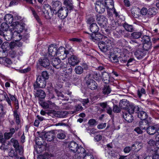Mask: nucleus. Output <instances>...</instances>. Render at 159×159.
Masks as SVG:
<instances>
[{
    "label": "nucleus",
    "instance_id": "17",
    "mask_svg": "<svg viewBox=\"0 0 159 159\" xmlns=\"http://www.w3.org/2000/svg\"><path fill=\"white\" fill-rule=\"evenodd\" d=\"M146 55L145 51L140 49L137 50L134 53V55L138 59H141Z\"/></svg>",
    "mask_w": 159,
    "mask_h": 159
},
{
    "label": "nucleus",
    "instance_id": "57",
    "mask_svg": "<svg viewBox=\"0 0 159 159\" xmlns=\"http://www.w3.org/2000/svg\"><path fill=\"white\" fill-rule=\"evenodd\" d=\"M140 13L143 15H145L147 14H148V10L145 7H143L140 10Z\"/></svg>",
    "mask_w": 159,
    "mask_h": 159
},
{
    "label": "nucleus",
    "instance_id": "53",
    "mask_svg": "<svg viewBox=\"0 0 159 159\" xmlns=\"http://www.w3.org/2000/svg\"><path fill=\"white\" fill-rule=\"evenodd\" d=\"M10 43L7 42H4L1 45V48L3 49V50H7L9 47Z\"/></svg>",
    "mask_w": 159,
    "mask_h": 159
},
{
    "label": "nucleus",
    "instance_id": "19",
    "mask_svg": "<svg viewBox=\"0 0 159 159\" xmlns=\"http://www.w3.org/2000/svg\"><path fill=\"white\" fill-rule=\"evenodd\" d=\"M75 152L76 153V154H78L79 155H77L78 158L80 157V158L84 156L86 153L84 149L81 146H78V148H77V150L75 151Z\"/></svg>",
    "mask_w": 159,
    "mask_h": 159
},
{
    "label": "nucleus",
    "instance_id": "35",
    "mask_svg": "<svg viewBox=\"0 0 159 159\" xmlns=\"http://www.w3.org/2000/svg\"><path fill=\"white\" fill-rule=\"evenodd\" d=\"M61 3L58 1L52 2V8L57 9H59L61 8L60 7L61 6Z\"/></svg>",
    "mask_w": 159,
    "mask_h": 159
},
{
    "label": "nucleus",
    "instance_id": "42",
    "mask_svg": "<svg viewBox=\"0 0 159 159\" xmlns=\"http://www.w3.org/2000/svg\"><path fill=\"white\" fill-rule=\"evenodd\" d=\"M141 39V42L143 44L151 42L150 37L147 35L144 36Z\"/></svg>",
    "mask_w": 159,
    "mask_h": 159
},
{
    "label": "nucleus",
    "instance_id": "46",
    "mask_svg": "<svg viewBox=\"0 0 159 159\" xmlns=\"http://www.w3.org/2000/svg\"><path fill=\"white\" fill-rule=\"evenodd\" d=\"M123 26L125 30L128 32H132L133 30V28L132 25H128L127 24H125Z\"/></svg>",
    "mask_w": 159,
    "mask_h": 159
},
{
    "label": "nucleus",
    "instance_id": "31",
    "mask_svg": "<svg viewBox=\"0 0 159 159\" xmlns=\"http://www.w3.org/2000/svg\"><path fill=\"white\" fill-rule=\"evenodd\" d=\"M138 116L141 120H145L147 118L148 115L145 112L141 111L138 113Z\"/></svg>",
    "mask_w": 159,
    "mask_h": 159
},
{
    "label": "nucleus",
    "instance_id": "5",
    "mask_svg": "<svg viewBox=\"0 0 159 159\" xmlns=\"http://www.w3.org/2000/svg\"><path fill=\"white\" fill-rule=\"evenodd\" d=\"M46 80L44 79H43L42 76H38L36 82L34 84V89L43 88L46 86Z\"/></svg>",
    "mask_w": 159,
    "mask_h": 159
},
{
    "label": "nucleus",
    "instance_id": "49",
    "mask_svg": "<svg viewBox=\"0 0 159 159\" xmlns=\"http://www.w3.org/2000/svg\"><path fill=\"white\" fill-rule=\"evenodd\" d=\"M83 159H94V157L93 155L90 153H87L83 157Z\"/></svg>",
    "mask_w": 159,
    "mask_h": 159
},
{
    "label": "nucleus",
    "instance_id": "48",
    "mask_svg": "<svg viewBox=\"0 0 159 159\" xmlns=\"http://www.w3.org/2000/svg\"><path fill=\"white\" fill-rule=\"evenodd\" d=\"M146 93L145 89L142 88L140 89H138L137 91L138 96L139 98H140L143 94H145Z\"/></svg>",
    "mask_w": 159,
    "mask_h": 159
},
{
    "label": "nucleus",
    "instance_id": "36",
    "mask_svg": "<svg viewBox=\"0 0 159 159\" xmlns=\"http://www.w3.org/2000/svg\"><path fill=\"white\" fill-rule=\"evenodd\" d=\"M75 73L78 75L81 74L83 72V68L80 66H76L75 68Z\"/></svg>",
    "mask_w": 159,
    "mask_h": 159
},
{
    "label": "nucleus",
    "instance_id": "22",
    "mask_svg": "<svg viewBox=\"0 0 159 159\" xmlns=\"http://www.w3.org/2000/svg\"><path fill=\"white\" fill-rule=\"evenodd\" d=\"M104 3L107 9L112 10V9H113L114 6L113 0H105V2Z\"/></svg>",
    "mask_w": 159,
    "mask_h": 159
},
{
    "label": "nucleus",
    "instance_id": "60",
    "mask_svg": "<svg viewBox=\"0 0 159 159\" xmlns=\"http://www.w3.org/2000/svg\"><path fill=\"white\" fill-rule=\"evenodd\" d=\"M102 77L100 75L99 73H95L93 75V78L97 80H99L101 79Z\"/></svg>",
    "mask_w": 159,
    "mask_h": 159
},
{
    "label": "nucleus",
    "instance_id": "59",
    "mask_svg": "<svg viewBox=\"0 0 159 159\" xmlns=\"http://www.w3.org/2000/svg\"><path fill=\"white\" fill-rule=\"evenodd\" d=\"M120 109L116 105H114L113 107V111L115 113H119L120 111Z\"/></svg>",
    "mask_w": 159,
    "mask_h": 159
},
{
    "label": "nucleus",
    "instance_id": "28",
    "mask_svg": "<svg viewBox=\"0 0 159 159\" xmlns=\"http://www.w3.org/2000/svg\"><path fill=\"white\" fill-rule=\"evenodd\" d=\"M157 9L154 7H151L148 10V16L149 17H151L155 15L157 13Z\"/></svg>",
    "mask_w": 159,
    "mask_h": 159
},
{
    "label": "nucleus",
    "instance_id": "25",
    "mask_svg": "<svg viewBox=\"0 0 159 159\" xmlns=\"http://www.w3.org/2000/svg\"><path fill=\"white\" fill-rule=\"evenodd\" d=\"M89 28L90 31L93 33L98 32L99 30V28L96 23H93L91 24Z\"/></svg>",
    "mask_w": 159,
    "mask_h": 159
},
{
    "label": "nucleus",
    "instance_id": "54",
    "mask_svg": "<svg viewBox=\"0 0 159 159\" xmlns=\"http://www.w3.org/2000/svg\"><path fill=\"white\" fill-rule=\"evenodd\" d=\"M49 11H48V10H43L44 16L47 19H50L51 18V16L49 14Z\"/></svg>",
    "mask_w": 159,
    "mask_h": 159
},
{
    "label": "nucleus",
    "instance_id": "15",
    "mask_svg": "<svg viewBox=\"0 0 159 159\" xmlns=\"http://www.w3.org/2000/svg\"><path fill=\"white\" fill-rule=\"evenodd\" d=\"M131 105H129L127 101L126 100L123 99L120 101L119 102V106L121 108L125 110L124 111H127L128 112V108L129 106Z\"/></svg>",
    "mask_w": 159,
    "mask_h": 159
},
{
    "label": "nucleus",
    "instance_id": "63",
    "mask_svg": "<svg viewBox=\"0 0 159 159\" xmlns=\"http://www.w3.org/2000/svg\"><path fill=\"white\" fill-rule=\"evenodd\" d=\"M10 33V34H11V35H5V34L3 36V37L4 38V39L7 41H10L11 39L12 35H14L13 33Z\"/></svg>",
    "mask_w": 159,
    "mask_h": 159
},
{
    "label": "nucleus",
    "instance_id": "29",
    "mask_svg": "<svg viewBox=\"0 0 159 159\" xmlns=\"http://www.w3.org/2000/svg\"><path fill=\"white\" fill-rule=\"evenodd\" d=\"M102 78L105 83H108L110 80V76L109 74L106 72H104L102 73Z\"/></svg>",
    "mask_w": 159,
    "mask_h": 159
},
{
    "label": "nucleus",
    "instance_id": "10",
    "mask_svg": "<svg viewBox=\"0 0 159 159\" xmlns=\"http://www.w3.org/2000/svg\"><path fill=\"white\" fill-rule=\"evenodd\" d=\"M86 84L88 87L91 90L96 89L97 88L98 85L96 82L92 79L88 80Z\"/></svg>",
    "mask_w": 159,
    "mask_h": 159
},
{
    "label": "nucleus",
    "instance_id": "62",
    "mask_svg": "<svg viewBox=\"0 0 159 159\" xmlns=\"http://www.w3.org/2000/svg\"><path fill=\"white\" fill-rule=\"evenodd\" d=\"M46 137L48 141H51L53 140V135L52 134H46Z\"/></svg>",
    "mask_w": 159,
    "mask_h": 159
},
{
    "label": "nucleus",
    "instance_id": "11",
    "mask_svg": "<svg viewBox=\"0 0 159 159\" xmlns=\"http://www.w3.org/2000/svg\"><path fill=\"white\" fill-rule=\"evenodd\" d=\"M133 113H129L127 111L123 112V116L125 120L128 122H131L134 120V117L132 115Z\"/></svg>",
    "mask_w": 159,
    "mask_h": 159
},
{
    "label": "nucleus",
    "instance_id": "37",
    "mask_svg": "<svg viewBox=\"0 0 159 159\" xmlns=\"http://www.w3.org/2000/svg\"><path fill=\"white\" fill-rule=\"evenodd\" d=\"M143 44V48L144 51H148L151 49L152 47V43L151 42L145 43Z\"/></svg>",
    "mask_w": 159,
    "mask_h": 159
},
{
    "label": "nucleus",
    "instance_id": "6",
    "mask_svg": "<svg viewBox=\"0 0 159 159\" xmlns=\"http://www.w3.org/2000/svg\"><path fill=\"white\" fill-rule=\"evenodd\" d=\"M96 20L98 21V23L101 27L105 28L107 26V19L104 16L98 15L96 16Z\"/></svg>",
    "mask_w": 159,
    "mask_h": 159
},
{
    "label": "nucleus",
    "instance_id": "40",
    "mask_svg": "<svg viewBox=\"0 0 159 159\" xmlns=\"http://www.w3.org/2000/svg\"><path fill=\"white\" fill-rule=\"evenodd\" d=\"M111 91L110 88L109 86L105 85L103 89L102 92L104 94H108L110 93Z\"/></svg>",
    "mask_w": 159,
    "mask_h": 159
},
{
    "label": "nucleus",
    "instance_id": "2",
    "mask_svg": "<svg viewBox=\"0 0 159 159\" xmlns=\"http://www.w3.org/2000/svg\"><path fill=\"white\" fill-rule=\"evenodd\" d=\"M24 27L23 25L20 24L19 22H15L11 24L9 31L13 33V35L15 34L16 35V34H19L22 31Z\"/></svg>",
    "mask_w": 159,
    "mask_h": 159
},
{
    "label": "nucleus",
    "instance_id": "3",
    "mask_svg": "<svg viewBox=\"0 0 159 159\" xmlns=\"http://www.w3.org/2000/svg\"><path fill=\"white\" fill-rule=\"evenodd\" d=\"M61 60L60 58H55L52 59L51 62L53 66L56 69H58L60 68H66L67 63L66 62L61 61Z\"/></svg>",
    "mask_w": 159,
    "mask_h": 159
},
{
    "label": "nucleus",
    "instance_id": "34",
    "mask_svg": "<svg viewBox=\"0 0 159 159\" xmlns=\"http://www.w3.org/2000/svg\"><path fill=\"white\" fill-rule=\"evenodd\" d=\"M46 96L45 92L41 89H39L37 91L36 93V96L41 99L44 98Z\"/></svg>",
    "mask_w": 159,
    "mask_h": 159
},
{
    "label": "nucleus",
    "instance_id": "41",
    "mask_svg": "<svg viewBox=\"0 0 159 159\" xmlns=\"http://www.w3.org/2000/svg\"><path fill=\"white\" fill-rule=\"evenodd\" d=\"M142 35V33L140 32H134L131 34V36L133 38L135 39H138L140 38Z\"/></svg>",
    "mask_w": 159,
    "mask_h": 159
},
{
    "label": "nucleus",
    "instance_id": "9",
    "mask_svg": "<svg viewBox=\"0 0 159 159\" xmlns=\"http://www.w3.org/2000/svg\"><path fill=\"white\" fill-rule=\"evenodd\" d=\"M117 153L112 149H108L105 150V156L108 158L115 157L117 156Z\"/></svg>",
    "mask_w": 159,
    "mask_h": 159
},
{
    "label": "nucleus",
    "instance_id": "51",
    "mask_svg": "<svg viewBox=\"0 0 159 159\" xmlns=\"http://www.w3.org/2000/svg\"><path fill=\"white\" fill-rule=\"evenodd\" d=\"M11 141L12 143V145L13 147L16 148H17L19 146V143L17 140H15L13 138L11 139Z\"/></svg>",
    "mask_w": 159,
    "mask_h": 159
},
{
    "label": "nucleus",
    "instance_id": "47",
    "mask_svg": "<svg viewBox=\"0 0 159 159\" xmlns=\"http://www.w3.org/2000/svg\"><path fill=\"white\" fill-rule=\"evenodd\" d=\"M2 96H4V98L6 101L7 102L8 104L10 106H11V101L9 98L7 96V94L6 93H4L1 94Z\"/></svg>",
    "mask_w": 159,
    "mask_h": 159
},
{
    "label": "nucleus",
    "instance_id": "23",
    "mask_svg": "<svg viewBox=\"0 0 159 159\" xmlns=\"http://www.w3.org/2000/svg\"><path fill=\"white\" fill-rule=\"evenodd\" d=\"M14 133L15 129L13 128H10L9 132H6L4 134V135L5 139H9L12 136Z\"/></svg>",
    "mask_w": 159,
    "mask_h": 159
},
{
    "label": "nucleus",
    "instance_id": "18",
    "mask_svg": "<svg viewBox=\"0 0 159 159\" xmlns=\"http://www.w3.org/2000/svg\"><path fill=\"white\" fill-rule=\"evenodd\" d=\"M3 54H5V52L3 51H0V63H4L5 62L7 64H10L11 63V60L8 58H5V55L2 56Z\"/></svg>",
    "mask_w": 159,
    "mask_h": 159
},
{
    "label": "nucleus",
    "instance_id": "45",
    "mask_svg": "<svg viewBox=\"0 0 159 159\" xmlns=\"http://www.w3.org/2000/svg\"><path fill=\"white\" fill-rule=\"evenodd\" d=\"M57 137L58 139H62L65 138L66 135L64 132L61 130L58 132Z\"/></svg>",
    "mask_w": 159,
    "mask_h": 159
},
{
    "label": "nucleus",
    "instance_id": "58",
    "mask_svg": "<svg viewBox=\"0 0 159 159\" xmlns=\"http://www.w3.org/2000/svg\"><path fill=\"white\" fill-rule=\"evenodd\" d=\"M16 150L17 152H18L20 155H22L23 154V147L21 146H20L17 148H16Z\"/></svg>",
    "mask_w": 159,
    "mask_h": 159
},
{
    "label": "nucleus",
    "instance_id": "27",
    "mask_svg": "<svg viewBox=\"0 0 159 159\" xmlns=\"http://www.w3.org/2000/svg\"><path fill=\"white\" fill-rule=\"evenodd\" d=\"M78 146V144L74 141L71 142L69 145L70 149L74 152H75V151L77 150Z\"/></svg>",
    "mask_w": 159,
    "mask_h": 159
},
{
    "label": "nucleus",
    "instance_id": "26",
    "mask_svg": "<svg viewBox=\"0 0 159 159\" xmlns=\"http://www.w3.org/2000/svg\"><path fill=\"white\" fill-rule=\"evenodd\" d=\"M131 14L133 16L137 18L140 15V9L138 8H135L131 10Z\"/></svg>",
    "mask_w": 159,
    "mask_h": 159
},
{
    "label": "nucleus",
    "instance_id": "20",
    "mask_svg": "<svg viewBox=\"0 0 159 159\" xmlns=\"http://www.w3.org/2000/svg\"><path fill=\"white\" fill-rule=\"evenodd\" d=\"M140 111H141L140 108L137 106L132 105L129 106L128 108V112L129 113H134V111H135L138 114V113Z\"/></svg>",
    "mask_w": 159,
    "mask_h": 159
},
{
    "label": "nucleus",
    "instance_id": "56",
    "mask_svg": "<svg viewBox=\"0 0 159 159\" xmlns=\"http://www.w3.org/2000/svg\"><path fill=\"white\" fill-rule=\"evenodd\" d=\"M111 60L113 62H116L118 61L117 56L115 55H111L110 57Z\"/></svg>",
    "mask_w": 159,
    "mask_h": 159
},
{
    "label": "nucleus",
    "instance_id": "52",
    "mask_svg": "<svg viewBox=\"0 0 159 159\" xmlns=\"http://www.w3.org/2000/svg\"><path fill=\"white\" fill-rule=\"evenodd\" d=\"M7 22L2 23L1 25L2 30L3 31H7L9 28V25Z\"/></svg>",
    "mask_w": 159,
    "mask_h": 159
},
{
    "label": "nucleus",
    "instance_id": "21",
    "mask_svg": "<svg viewBox=\"0 0 159 159\" xmlns=\"http://www.w3.org/2000/svg\"><path fill=\"white\" fill-rule=\"evenodd\" d=\"M150 122V120H148V119L141 121L139 122V127L142 130H146Z\"/></svg>",
    "mask_w": 159,
    "mask_h": 159
},
{
    "label": "nucleus",
    "instance_id": "24",
    "mask_svg": "<svg viewBox=\"0 0 159 159\" xmlns=\"http://www.w3.org/2000/svg\"><path fill=\"white\" fill-rule=\"evenodd\" d=\"M146 130L148 133L150 135H153L157 132L156 127L153 126L148 127Z\"/></svg>",
    "mask_w": 159,
    "mask_h": 159
},
{
    "label": "nucleus",
    "instance_id": "38",
    "mask_svg": "<svg viewBox=\"0 0 159 159\" xmlns=\"http://www.w3.org/2000/svg\"><path fill=\"white\" fill-rule=\"evenodd\" d=\"M95 21V18L93 16H90L87 19L86 22L87 24H91L93 23H94Z\"/></svg>",
    "mask_w": 159,
    "mask_h": 159
},
{
    "label": "nucleus",
    "instance_id": "30",
    "mask_svg": "<svg viewBox=\"0 0 159 159\" xmlns=\"http://www.w3.org/2000/svg\"><path fill=\"white\" fill-rule=\"evenodd\" d=\"M63 4L67 7L68 9L71 11L73 9V5L71 0H65L63 2Z\"/></svg>",
    "mask_w": 159,
    "mask_h": 159
},
{
    "label": "nucleus",
    "instance_id": "7",
    "mask_svg": "<svg viewBox=\"0 0 159 159\" xmlns=\"http://www.w3.org/2000/svg\"><path fill=\"white\" fill-rule=\"evenodd\" d=\"M68 13V8L65 7H63L58 10V16L61 19H63L67 16Z\"/></svg>",
    "mask_w": 159,
    "mask_h": 159
},
{
    "label": "nucleus",
    "instance_id": "16",
    "mask_svg": "<svg viewBox=\"0 0 159 159\" xmlns=\"http://www.w3.org/2000/svg\"><path fill=\"white\" fill-rule=\"evenodd\" d=\"M41 106L44 109H52L55 106V104L50 101H48L47 102H43L41 103Z\"/></svg>",
    "mask_w": 159,
    "mask_h": 159
},
{
    "label": "nucleus",
    "instance_id": "44",
    "mask_svg": "<svg viewBox=\"0 0 159 159\" xmlns=\"http://www.w3.org/2000/svg\"><path fill=\"white\" fill-rule=\"evenodd\" d=\"M30 9L31 11L34 18L36 19L37 21L39 23H40V20L39 19V18L38 15L36 13V12L35 11H34V9L32 7H30Z\"/></svg>",
    "mask_w": 159,
    "mask_h": 159
},
{
    "label": "nucleus",
    "instance_id": "64",
    "mask_svg": "<svg viewBox=\"0 0 159 159\" xmlns=\"http://www.w3.org/2000/svg\"><path fill=\"white\" fill-rule=\"evenodd\" d=\"M94 140L95 141L99 142L102 139V136L100 134H97L94 137Z\"/></svg>",
    "mask_w": 159,
    "mask_h": 159
},
{
    "label": "nucleus",
    "instance_id": "14",
    "mask_svg": "<svg viewBox=\"0 0 159 159\" xmlns=\"http://www.w3.org/2000/svg\"><path fill=\"white\" fill-rule=\"evenodd\" d=\"M39 61L40 64L44 67H47L50 65L49 60L46 57L41 58L39 59Z\"/></svg>",
    "mask_w": 159,
    "mask_h": 159
},
{
    "label": "nucleus",
    "instance_id": "39",
    "mask_svg": "<svg viewBox=\"0 0 159 159\" xmlns=\"http://www.w3.org/2000/svg\"><path fill=\"white\" fill-rule=\"evenodd\" d=\"M90 39L94 42L100 41V39L98 37V35H94L93 34L90 35Z\"/></svg>",
    "mask_w": 159,
    "mask_h": 159
},
{
    "label": "nucleus",
    "instance_id": "33",
    "mask_svg": "<svg viewBox=\"0 0 159 159\" xmlns=\"http://www.w3.org/2000/svg\"><path fill=\"white\" fill-rule=\"evenodd\" d=\"M13 116L16 124L19 125L20 123V115L17 113V111L15 110L13 111Z\"/></svg>",
    "mask_w": 159,
    "mask_h": 159
},
{
    "label": "nucleus",
    "instance_id": "4",
    "mask_svg": "<svg viewBox=\"0 0 159 159\" xmlns=\"http://www.w3.org/2000/svg\"><path fill=\"white\" fill-rule=\"evenodd\" d=\"M69 53L68 51L66 50L64 47H60L57 49L56 56L59 57L61 60H64L67 57Z\"/></svg>",
    "mask_w": 159,
    "mask_h": 159
},
{
    "label": "nucleus",
    "instance_id": "32",
    "mask_svg": "<svg viewBox=\"0 0 159 159\" xmlns=\"http://www.w3.org/2000/svg\"><path fill=\"white\" fill-rule=\"evenodd\" d=\"M4 19L6 22L8 24L11 23L13 21V16L11 14H7L4 17Z\"/></svg>",
    "mask_w": 159,
    "mask_h": 159
},
{
    "label": "nucleus",
    "instance_id": "12",
    "mask_svg": "<svg viewBox=\"0 0 159 159\" xmlns=\"http://www.w3.org/2000/svg\"><path fill=\"white\" fill-rule=\"evenodd\" d=\"M49 54L52 57L56 56L57 48L56 45L55 44H52L49 45L48 48Z\"/></svg>",
    "mask_w": 159,
    "mask_h": 159
},
{
    "label": "nucleus",
    "instance_id": "55",
    "mask_svg": "<svg viewBox=\"0 0 159 159\" xmlns=\"http://www.w3.org/2000/svg\"><path fill=\"white\" fill-rule=\"evenodd\" d=\"M40 76H42L43 79H44V80H46L48 79L49 75L47 71H43L42 72L41 75Z\"/></svg>",
    "mask_w": 159,
    "mask_h": 159
},
{
    "label": "nucleus",
    "instance_id": "50",
    "mask_svg": "<svg viewBox=\"0 0 159 159\" xmlns=\"http://www.w3.org/2000/svg\"><path fill=\"white\" fill-rule=\"evenodd\" d=\"M129 42L131 44L134 45L135 47H139L141 44L140 42H138V40H131Z\"/></svg>",
    "mask_w": 159,
    "mask_h": 159
},
{
    "label": "nucleus",
    "instance_id": "8",
    "mask_svg": "<svg viewBox=\"0 0 159 159\" xmlns=\"http://www.w3.org/2000/svg\"><path fill=\"white\" fill-rule=\"evenodd\" d=\"M95 6L96 11L99 13H103L105 11L106 8L105 4L101 2H97Z\"/></svg>",
    "mask_w": 159,
    "mask_h": 159
},
{
    "label": "nucleus",
    "instance_id": "43",
    "mask_svg": "<svg viewBox=\"0 0 159 159\" xmlns=\"http://www.w3.org/2000/svg\"><path fill=\"white\" fill-rule=\"evenodd\" d=\"M22 45V43L20 42H17L16 43V42H11L10 44L9 47L10 48L13 49L16 47V45L18 46H21Z\"/></svg>",
    "mask_w": 159,
    "mask_h": 159
},
{
    "label": "nucleus",
    "instance_id": "13",
    "mask_svg": "<svg viewBox=\"0 0 159 159\" xmlns=\"http://www.w3.org/2000/svg\"><path fill=\"white\" fill-rule=\"evenodd\" d=\"M68 61L70 64L72 66H74L78 64L80 61L78 58L76 56L73 55L68 58Z\"/></svg>",
    "mask_w": 159,
    "mask_h": 159
},
{
    "label": "nucleus",
    "instance_id": "1",
    "mask_svg": "<svg viewBox=\"0 0 159 159\" xmlns=\"http://www.w3.org/2000/svg\"><path fill=\"white\" fill-rule=\"evenodd\" d=\"M101 39L98 43L100 50L103 52L108 51L114 44L113 40L112 38H109L107 37L100 35Z\"/></svg>",
    "mask_w": 159,
    "mask_h": 159
},
{
    "label": "nucleus",
    "instance_id": "61",
    "mask_svg": "<svg viewBox=\"0 0 159 159\" xmlns=\"http://www.w3.org/2000/svg\"><path fill=\"white\" fill-rule=\"evenodd\" d=\"M88 124L90 126H94L97 125L96 120L93 119L89 120L88 121Z\"/></svg>",
    "mask_w": 159,
    "mask_h": 159
}]
</instances>
